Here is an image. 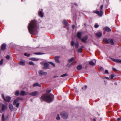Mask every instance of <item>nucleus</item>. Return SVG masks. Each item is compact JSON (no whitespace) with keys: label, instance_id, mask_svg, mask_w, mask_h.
Segmentation results:
<instances>
[{"label":"nucleus","instance_id":"f257e3e1","mask_svg":"<svg viewBox=\"0 0 121 121\" xmlns=\"http://www.w3.org/2000/svg\"><path fill=\"white\" fill-rule=\"evenodd\" d=\"M28 28L29 32L31 34L35 35L39 28V26L36 24V21H32L29 24Z\"/></svg>","mask_w":121,"mask_h":121},{"label":"nucleus","instance_id":"f03ea898","mask_svg":"<svg viewBox=\"0 0 121 121\" xmlns=\"http://www.w3.org/2000/svg\"><path fill=\"white\" fill-rule=\"evenodd\" d=\"M54 96L52 94H47L42 95L40 98L41 100L46 101L48 102H51L53 100Z\"/></svg>","mask_w":121,"mask_h":121},{"label":"nucleus","instance_id":"7ed1b4c3","mask_svg":"<svg viewBox=\"0 0 121 121\" xmlns=\"http://www.w3.org/2000/svg\"><path fill=\"white\" fill-rule=\"evenodd\" d=\"M103 40L104 42L107 43H110L112 45H113L114 44L113 40L112 39H107L106 38H104L103 39Z\"/></svg>","mask_w":121,"mask_h":121},{"label":"nucleus","instance_id":"20e7f679","mask_svg":"<svg viewBox=\"0 0 121 121\" xmlns=\"http://www.w3.org/2000/svg\"><path fill=\"white\" fill-rule=\"evenodd\" d=\"M20 99V98H18L16 99H15L13 101V105H16L17 108H18L19 107V101Z\"/></svg>","mask_w":121,"mask_h":121},{"label":"nucleus","instance_id":"39448f33","mask_svg":"<svg viewBox=\"0 0 121 121\" xmlns=\"http://www.w3.org/2000/svg\"><path fill=\"white\" fill-rule=\"evenodd\" d=\"M62 117L64 119H67L68 118V115L67 113L63 112L61 113Z\"/></svg>","mask_w":121,"mask_h":121},{"label":"nucleus","instance_id":"423d86ee","mask_svg":"<svg viewBox=\"0 0 121 121\" xmlns=\"http://www.w3.org/2000/svg\"><path fill=\"white\" fill-rule=\"evenodd\" d=\"M3 98L4 99V100L5 102H9L11 99V98L8 96H6L5 98L4 95V94H2Z\"/></svg>","mask_w":121,"mask_h":121},{"label":"nucleus","instance_id":"0eeeda50","mask_svg":"<svg viewBox=\"0 0 121 121\" xmlns=\"http://www.w3.org/2000/svg\"><path fill=\"white\" fill-rule=\"evenodd\" d=\"M7 106L6 104H2L1 106V111H0V112L2 113V111H3L6 110L7 109Z\"/></svg>","mask_w":121,"mask_h":121},{"label":"nucleus","instance_id":"6e6552de","mask_svg":"<svg viewBox=\"0 0 121 121\" xmlns=\"http://www.w3.org/2000/svg\"><path fill=\"white\" fill-rule=\"evenodd\" d=\"M111 60L113 61L117 62L121 64V60L120 59H115L112 58H111Z\"/></svg>","mask_w":121,"mask_h":121},{"label":"nucleus","instance_id":"1a4fd4ad","mask_svg":"<svg viewBox=\"0 0 121 121\" xmlns=\"http://www.w3.org/2000/svg\"><path fill=\"white\" fill-rule=\"evenodd\" d=\"M39 93L37 91H35L30 94V95L33 96H36L38 95Z\"/></svg>","mask_w":121,"mask_h":121},{"label":"nucleus","instance_id":"9d476101","mask_svg":"<svg viewBox=\"0 0 121 121\" xmlns=\"http://www.w3.org/2000/svg\"><path fill=\"white\" fill-rule=\"evenodd\" d=\"M88 39V37L87 36H85L82 38H81V39L82 41L84 43L87 42L86 40Z\"/></svg>","mask_w":121,"mask_h":121},{"label":"nucleus","instance_id":"9b49d317","mask_svg":"<svg viewBox=\"0 0 121 121\" xmlns=\"http://www.w3.org/2000/svg\"><path fill=\"white\" fill-rule=\"evenodd\" d=\"M96 63V60H92V61H90L89 64L91 65H95Z\"/></svg>","mask_w":121,"mask_h":121},{"label":"nucleus","instance_id":"f8f14e48","mask_svg":"<svg viewBox=\"0 0 121 121\" xmlns=\"http://www.w3.org/2000/svg\"><path fill=\"white\" fill-rule=\"evenodd\" d=\"M39 74L41 75H46L47 74V73L46 72H44L42 70L39 71Z\"/></svg>","mask_w":121,"mask_h":121},{"label":"nucleus","instance_id":"ddd939ff","mask_svg":"<svg viewBox=\"0 0 121 121\" xmlns=\"http://www.w3.org/2000/svg\"><path fill=\"white\" fill-rule=\"evenodd\" d=\"M63 23L65 25V27H66V26H69V24L68 23V22H67L65 20H64L63 22Z\"/></svg>","mask_w":121,"mask_h":121},{"label":"nucleus","instance_id":"4468645a","mask_svg":"<svg viewBox=\"0 0 121 121\" xmlns=\"http://www.w3.org/2000/svg\"><path fill=\"white\" fill-rule=\"evenodd\" d=\"M60 58V57L58 56H56L55 57V60L56 62L57 63H59L60 62L58 60V59Z\"/></svg>","mask_w":121,"mask_h":121},{"label":"nucleus","instance_id":"2eb2a0df","mask_svg":"<svg viewBox=\"0 0 121 121\" xmlns=\"http://www.w3.org/2000/svg\"><path fill=\"white\" fill-rule=\"evenodd\" d=\"M104 30L107 32H110L111 31V29L108 27H106L104 28Z\"/></svg>","mask_w":121,"mask_h":121},{"label":"nucleus","instance_id":"dca6fc26","mask_svg":"<svg viewBox=\"0 0 121 121\" xmlns=\"http://www.w3.org/2000/svg\"><path fill=\"white\" fill-rule=\"evenodd\" d=\"M96 35L98 37H100L102 35V33L100 32H98L96 33Z\"/></svg>","mask_w":121,"mask_h":121},{"label":"nucleus","instance_id":"f3484780","mask_svg":"<svg viewBox=\"0 0 121 121\" xmlns=\"http://www.w3.org/2000/svg\"><path fill=\"white\" fill-rule=\"evenodd\" d=\"M19 64L21 65H25V61L22 60L20 61L19 62Z\"/></svg>","mask_w":121,"mask_h":121},{"label":"nucleus","instance_id":"a211bd4d","mask_svg":"<svg viewBox=\"0 0 121 121\" xmlns=\"http://www.w3.org/2000/svg\"><path fill=\"white\" fill-rule=\"evenodd\" d=\"M82 66L81 65H78L77 67V69L78 70L81 69H82Z\"/></svg>","mask_w":121,"mask_h":121},{"label":"nucleus","instance_id":"6ab92c4d","mask_svg":"<svg viewBox=\"0 0 121 121\" xmlns=\"http://www.w3.org/2000/svg\"><path fill=\"white\" fill-rule=\"evenodd\" d=\"M6 45L5 44H3L2 45L1 49L3 50H4L5 49Z\"/></svg>","mask_w":121,"mask_h":121},{"label":"nucleus","instance_id":"aec40b11","mask_svg":"<svg viewBox=\"0 0 121 121\" xmlns=\"http://www.w3.org/2000/svg\"><path fill=\"white\" fill-rule=\"evenodd\" d=\"M33 86L34 87H35L37 86L39 87H41V85H40L38 83H36L34 84L33 85Z\"/></svg>","mask_w":121,"mask_h":121},{"label":"nucleus","instance_id":"412c9836","mask_svg":"<svg viewBox=\"0 0 121 121\" xmlns=\"http://www.w3.org/2000/svg\"><path fill=\"white\" fill-rule=\"evenodd\" d=\"M20 95L22 96H23L25 95H26L27 94L24 91H22L21 92Z\"/></svg>","mask_w":121,"mask_h":121},{"label":"nucleus","instance_id":"4be33fe9","mask_svg":"<svg viewBox=\"0 0 121 121\" xmlns=\"http://www.w3.org/2000/svg\"><path fill=\"white\" fill-rule=\"evenodd\" d=\"M39 16L41 17H43V13L41 11H39Z\"/></svg>","mask_w":121,"mask_h":121},{"label":"nucleus","instance_id":"5701e85b","mask_svg":"<svg viewBox=\"0 0 121 121\" xmlns=\"http://www.w3.org/2000/svg\"><path fill=\"white\" fill-rule=\"evenodd\" d=\"M77 36L80 39H81V34L80 32H78V33L77 34Z\"/></svg>","mask_w":121,"mask_h":121},{"label":"nucleus","instance_id":"b1692460","mask_svg":"<svg viewBox=\"0 0 121 121\" xmlns=\"http://www.w3.org/2000/svg\"><path fill=\"white\" fill-rule=\"evenodd\" d=\"M75 48H78L79 47V44L78 42V41H77L76 43H75Z\"/></svg>","mask_w":121,"mask_h":121},{"label":"nucleus","instance_id":"393cba45","mask_svg":"<svg viewBox=\"0 0 121 121\" xmlns=\"http://www.w3.org/2000/svg\"><path fill=\"white\" fill-rule=\"evenodd\" d=\"M9 108L11 110H13V105L12 104H10L9 105Z\"/></svg>","mask_w":121,"mask_h":121},{"label":"nucleus","instance_id":"a878e982","mask_svg":"<svg viewBox=\"0 0 121 121\" xmlns=\"http://www.w3.org/2000/svg\"><path fill=\"white\" fill-rule=\"evenodd\" d=\"M44 67L45 69H48V64L47 63H45L44 64Z\"/></svg>","mask_w":121,"mask_h":121},{"label":"nucleus","instance_id":"bb28decb","mask_svg":"<svg viewBox=\"0 0 121 121\" xmlns=\"http://www.w3.org/2000/svg\"><path fill=\"white\" fill-rule=\"evenodd\" d=\"M74 60V57H72L70 59L68 60L69 62V63H70L73 61Z\"/></svg>","mask_w":121,"mask_h":121},{"label":"nucleus","instance_id":"cd10ccee","mask_svg":"<svg viewBox=\"0 0 121 121\" xmlns=\"http://www.w3.org/2000/svg\"><path fill=\"white\" fill-rule=\"evenodd\" d=\"M30 60L35 61H38L39 60V59L38 58H31Z\"/></svg>","mask_w":121,"mask_h":121},{"label":"nucleus","instance_id":"c85d7f7f","mask_svg":"<svg viewBox=\"0 0 121 121\" xmlns=\"http://www.w3.org/2000/svg\"><path fill=\"white\" fill-rule=\"evenodd\" d=\"M19 94V91H17L15 92V95L16 96H18Z\"/></svg>","mask_w":121,"mask_h":121},{"label":"nucleus","instance_id":"c756f323","mask_svg":"<svg viewBox=\"0 0 121 121\" xmlns=\"http://www.w3.org/2000/svg\"><path fill=\"white\" fill-rule=\"evenodd\" d=\"M99 12L100 13L99 16L100 17L103 14V11L102 9H101Z\"/></svg>","mask_w":121,"mask_h":121},{"label":"nucleus","instance_id":"7c9ffc66","mask_svg":"<svg viewBox=\"0 0 121 121\" xmlns=\"http://www.w3.org/2000/svg\"><path fill=\"white\" fill-rule=\"evenodd\" d=\"M82 48H79L78 49V52L81 53L82 52Z\"/></svg>","mask_w":121,"mask_h":121},{"label":"nucleus","instance_id":"2f4dec72","mask_svg":"<svg viewBox=\"0 0 121 121\" xmlns=\"http://www.w3.org/2000/svg\"><path fill=\"white\" fill-rule=\"evenodd\" d=\"M68 74H67L66 73L61 75L60 77H64L66 76H68Z\"/></svg>","mask_w":121,"mask_h":121},{"label":"nucleus","instance_id":"473e14b6","mask_svg":"<svg viewBox=\"0 0 121 121\" xmlns=\"http://www.w3.org/2000/svg\"><path fill=\"white\" fill-rule=\"evenodd\" d=\"M94 12L95 13H96L97 14H98L99 16L100 13L99 11H94Z\"/></svg>","mask_w":121,"mask_h":121},{"label":"nucleus","instance_id":"72a5a7b5","mask_svg":"<svg viewBox=\"0 0 121 121\" xmlns=\"http://www.w3.org/2000/svg\"><path fill=\"white\" fill-rule=\"evenodd\" d=\"M71 45L72 46H73L74 44H75V43L73 41H72L71 42Z\"/></svg>","mask_w":121,"mask_h":121},{"label":"nucleus","instance_id":"f704fd0d","mask_svg":"<svg viewBox=\"0 0 121 121\" xmlns=\"http://www.w3.org/2000/svg\"><path fill=\"white\" fill-rule=\"evenodd\" d=\"M56 119L57 120H59L60 119V117L59 114L57 115V116L56 117Z\"/></svg>","mask_w":121,"mask_h":121},{"label":"nucleus","instance_id":"c9c22d12","mask_svg":"<svg viewBox=\"0 0 121 121\" xmlns=\"http://www.w3.org/2000/svg\"><path fill=\"white\" fill-rule=\"evenodd\" d=\"M24 55L25 56H26L28 57H29L30 55V54H29L25 53H24Z\"/></svg>","mask_w":121,"mask_h":121},{"label":"nucleus","instance_id":"e433bc0d","mask_svg":"<svg viewBox=\"0 0 121 121\" xmlns=\"http://www.w3.org/2000/svg\"><path fill=\"white\" fill-rule=\"evenodd\" d=\"M29 64L30 65H34L35 64L32 61H30L29 62Z\"/></svg>","mask_w":121,"mask_h":121},{"label":"nucleus","instance_id":"4c0bfd02","mask_svg":"<svg viewBox=\"0 0 121 121\" xmlns=\"http://www.w3.org/2000/svg\"><path fill=\"white\" fill-rule=\"evenodd\" d=\"M34 54L36 55H40L42 54L43 53L40 52H36Z\"/></svg>","mask_w":121,"mask_h":121},{"label":"nucleus","instance_id":"58836bf2","mask_svg":"<svg viewBox=\"0 0 121 121\" xmlns=\"http://www.w3.org/2000/svg\"><path fill=\"white\" fill-rule=\"evenodd\" d=\"M2 121H4V116L3 114L2 115Z\"/></svg>","mask_w":121,"mask_h":121},{"label":"nucleus","instance_id":"ea45409f","mask_svg":"<svg viewBox=\"0 0 121 121\" xmlns=\"http://www.w3.org/2000/svg\"><path fill=\"white\" fill-rule=\"evenodd\" d=\"M3 59H2L0 61V65H2L3 64Z\"/></svg>","mask_w":121,"mask_h":121},{"label":"nucleus","instance_id":"a19ab883","mask_svg":"<svg viewBox=\"0 0 121 121\" xmlns=\"http://www.w3.org/2000/svg\"><path fill=\"white\" fill-rule=\"evenodd\" d=\"M99 25L97 24H96L94 26V27L95 28H97L98 27H99Z\"/></svg>","mask_w":121,"mask_h":121},{"label":"nucleus","instance_id":"79ce46f5","mask_svg":"<svg viewBox=\"0 0 121 121\" xmlns=\"http://www.w3.org/2000/svg\"><path fill=\"white\" fill-rule=\"evenodd\" d=\"M50 63H51V64L52 65H53V67H55V65L54 64V63L50 62Z\"/></svg>","mask_w":121,"mask_h":121},{"label":"nucleus","instance_id":"37998d69","mask_svg":"<svg viewBox=\"0 0 121 121\" xmlns=\"http://www.w3.org/2000/svg\"><path fill=\"white\" fill-rule=\"evenodd\" d=\"M6 58L7 59H9L10 58V57L9 56V55H7V56H6Z\"/></svg>","mask_w":121,"mask_h":121},{"label":"nucleus","instance_id":"c03bdc74","mask_svg":"<svg viewBox=\"0 0 121 121\" xmlns=\"http://www.w3.org/2000/svg\"><path fill=\"white\" fill-rule=\"evenodd\" d=\"M114 77V75L112 74L111 75V79H112Z\"/></svg>","mask_w":121,"mask_h":121},{"label":"nucleus","instance_id":"a18cd8bd","mask_svg":"<svg viewBox=\"0 0 121 121\" xmlns=\"http://www.w3.org/2000/svg\"><path fill=\"white\" fill-rule=\"evenodd\" d=\"M112 69H113V70H114V71H117V70L115 68H113Z\"/></svg>","mask_w":121,"mask_h":121},{"label":"nucleus","instance_id":"49530a36","mask_svg":"<svg viewBox=\"0 0 121 121\" xmlns=\"http://www.w3.org/2000/svg\"><path fill=\"white\" fill-rule=\"evenodd\" d=\"M105 73L108 74V71L106 70L105 71Z\"/></svg>","mask_w":121,"mask_h":121},{"label":"nucleus","instance_id":"de8ad7c7","mask_svg":"<svg viewBox=\"0 0 121 121\" xmlns=\"http://www.w3.org/2000/svg\"><path fill=\"white\" fill-rule=\"evenodd\" d=\"M121 119L120 118H118L117 119V121H121Z\"/></svg>","mask_w":121,"mask_h":121},{"label":"nucleus","instance_id":"09e8293b","mask_svg":"<svg viewBox=\"0 0 121 121\" xmlns=\"http://www.w3.org/2000/svg\"><path fill=\"white\" fill-rule=\"evenodd\" d=\"M103 5H101V6L100 7V9H103Z\"/></svg>","mask_w":121,"mask_h":121},{"label":"nucleus","instance_id":"8fccbe9b","mask_svg":"<svg viewBox=\"0 0 121 121\" xmlns=\"http://www.w3.org/2000/svg\"><path fill=\"white\" fill-rule=\"evenodd\" d=\"M72 28L73 29H74L75 28V26L74 25H73L72 26Z\"/></svg>","mask_w":121,"mask_h":121},{"label":"nucleus","instance_id":"3c124183","mask_svg":"<svg viewBox=\"0 0 121 121\" xmlns=\"http://www.w3.org/2000/svg\"><path fill=\"white\" fill-rule=\"evenodd\" d=\"M51 91L50 90H48L47 91V92L48 93L50 92Z\"/></svg>","mask_w":121,"mask_h":121},{"label":"nucleus","instance_id":"603ef678","mask_svg":"<svg viewBox=\"0 0 121 121\" xmlns=\"http://www.w3.org/2000/svg\"><path fill=\"white\" fill-rule=\"evenodd\" d=\"M105 78L106 79H108V80H109L110 79L108 77H106Z\"/></svg>","mask_w":121,"mask_h":121},{"label":"nucleus","instance_id":"864d4df0","mask_svg":"<svg viewBox=\"0 0 121 121\" xmlns=\"http://www.w3.org/2000/svg\"><path fill=\"white\" fill-rule=\"evenodd\" d=\"M58 76H54L53 77V78H56V77H58Z\"/></svg>","mask_w":121,"mask_h":121},{"label":"nucleus","instance_id":"5fc2aeb1","mask_svg":"<svg viewBox=\"0 0 121 121\" xmlns=\"http://www.w3.org/2000/svg\"><path fill=\"white\" fill-rule=\"evenodd\" d=\"M85 87L86 89L87 87V86H85Z\"/></svg>","mask_w":121,"mask_h":121},{"label":"nucleus","instance_id":"6e6d98bb","mask_svg":"<svg viewBox=\"0 0 121 121\" xmlns=\"http://www.w3.org/2000/svg\"><path fill=\"white\" fill-rule=\"evenodd\" d=\"M94 121H96V120L95 119H94Z\"/></svg>","mask_w":121,"mask_h":121},{"label":"nucleus","instance_id":"4d7b16f0","mask_svg":"<svg viewBox=\"0 0 121 121\" xmlns=\"http://www.w3.org/2000/svg\"><path fill=\"white\" fill-rule=\"evenodd\" d=\"M72 64H73V63H71V65H70V66H71L72 65Z\"/></svg>","mask_w":121,"mask_h":121},{"label":"nucleus","instance_id":"13d9d810","mask_svg":"<svg viewBox=\"0 0 121 121\" xmlns=\"http://www.w3.org/2000/svg\"><path fill=\"white\" fill-rule=\"evenodd\" d=\"M74 4H75V5H76L77 6H78L77 5L76 3H75Z\"/></svg>","mask_w":121,"mask_h":121},{"label":"nucleus","instance_id":"bf43d9fd","mask_svg":"<svg viewBox=\"0 0 121 121\" xmlns=\"http://www.w3.org/2000/svg\"><path fill=\"white\" fill-rule=\"evenodd\" d=\"M83 87H82V89H83Z\"/></svg>","mask_w":121,"mask_h":121}]
</instances>
